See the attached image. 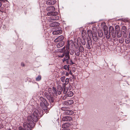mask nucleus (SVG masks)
<instances>
[{"instance_id":"7ed1b4c3","label":"nucleus","mask_w":130,"mask_h":130,"mask_svg":"<svg viewBox=\"0 0 130 130\" xmlns=\"http://www.w3.org/2000/svg\"><path fill=\"white\" fill-rule=\"evenodd\" d=\"M89 32H90V33L92 35L93 38V39L94 41H96L98 39L97 33L96 32L94 31L92 32L91 30H90L89 31H88V34H89Z\"/></svg>"},{"instance_id":"864d4df0","label":"nucleus","mask_w":130,"mask_h":130,"mask_svg":"<svg viewBox=\"0 0 130 130\" xmlns=\"http://www.w3.org/2000/svg\"><path fill=\"white\" fill-rule=\"evenodd\" d=\"M69 75V74L67 72L66 73V75Z\"/></svg>"},{"instance_id":"79ce46f5","label":"nucleus","mask_w":130,"mask_h":130,"mask_svg":"<svg viewBox=\"0 0 130 130\" xmlns=\"http://www.w3.org/2000/svg\"><path fill=\"white\" fill-rule=\"evenodd\" d=\"M65 76H63L61 77L60 79L61 81L62 82H64L65 80Z\"/></svg>"},{"instance_id":"a19ab883","label":"nucleus","mask_w":130,"mask_h":130,"mask_svg":"<svg viewBox=\"0 0 130 130\" xmlns=\"http://www.w3.org/2000/svg\"><path fill=\"white\" fill-rule=\"evenodd\" d=\"M68 109V108L66 107H62L61 108V110L64 111L67 110Z\"/></svg>"},{"instance_id":"6e6d98bb","label":"nucleus","mask_w":130,"mask_h":130,"mask_svg":"<svg viewBox=\"0 0 130 130\" xmlns=\"http://www.w3.org/2000/svg\"><path fill=\"white\" fill-rule=\"evenodd\" d=\"M58 27L59 28V27H56L57 28Z\"/></svg>"},{"instance_id":"423d86ee","label":"nucleus","mask_w":130,"mask_h":130,"mask_svg":"<svg viewBox=\"0 0 130 130\" xmlns=\"http://www.w3.org/2000/svg\"><path fill=\"white\" fill-rule=\"evenodd\" d=\"M72 120V118L71 117L68 116L64 117L62 119L63 121H70Z\"/></svg>"},{"instance_id":"2eb2a0df","label":"nucleus","mask_w":130,"mask_h":130,"mask_svg":"<svg viewBox=\"0 0 130 130\" xmlns=\"http://www.w3.org/2000/svg\"><path fill=\"white\" fill-rule=\"evenodd\" d=\"M52 94L54 96L57 95V90L54 87H53L52 90Z\"/></svg>"},{"instance_id":"09e8293b","label":"nucleus","mask_w":130,"mask_h":130,"mask_svg":"<svg viewBox=\"0 0 130 130\" xmlns=\"http://www.w3.org/2000/svg\"><path fill=\"white\" fill-rule=\"evenodd\" d=\"M21 66H22L24 67L25 66V64L23 63L22 62L21 63Z\"/></svg>"},{"instance_id":"e433bc0d","label":"nucleus","mask_w":130,"mask_h":130,"mask_svg":"<svg viewBox=\"0 0 130 130\" xmlns=\"http://www.w3.org/2000/svg\"><path fill=\"white\" fill-rule=\"evenodd\" d=\"M44 95L46 97L47 99L48 98H49L50 96L49 95V94L46 92H45Z\"/></svg>"},{"instance_id":"b1692460","label":"nucleus","mask_w":130,"mask_h":130,"mask_svg":"<svg viewBox=\"0 0 130 130\" xmlns=\"http://www.w3.org/2000/svg\"><path fill=\"white\" fill-rule=\"evenodd\" d=\"M98 35L100 37H102L103 35V31L101 30H99L98 32Z\"/></svg>"},{"instance_id":"6ab92c4d","label":"nucleus","mask_w":130,"mask_h":130,"mask_svg":"<svg viewBox=\"0 0 130 130\" xmlns=\"http://www.w3.org/2000/svg\"><path fill=\"white\" fill-rule=\"evenodd\" d=\"M57 14H54L52 16V19L53 20H57L59 19V17L57 15Z\"/></svg>"},{"instance_id":"39448f33","label":"nucleus","mask_w":130,"mask_h":130,"mask_svg":"<svg viewBox=\"0 0 130 130\" xmlns=\"http://www.w3.org/2000/svg\"><path fill=\"white\" fill-rule=\"evenodd\" d=\"M69 48L68 49L67 48V46L66 47L64 46L60 50V52L61 53H64L65 54L66 53H68L67 51H69Z\"/></svg>"},{"instance_id":"f257e3e1","label":"nucleus","mask_w":130,"mask_h":130,"mask_svg":"<svg viewBox=\"0 0 130 130\" xmlns=\"http://www.w3.org/2000/svg\"><path fill=\"white\" fill-rule=\"evenodd\" d=\"M43 110L42 109H35L33 112L27 117V122L23 124V127L26 129L31 130L35 125V123L33 122H36L38 121L39 117H41L42 115Z\"/></svg>"},{"instance_id":"49530a36","label":"nucleus","mask_w":130,"mask_h":130,"mask_svg":"<svg viewBox=\"0 0 130 130\" xmlns=\"http://www.w3.org/2000/svg\"><path fill=\"white\" fill-rule=\"evenodd\" d=\"M123 36L124 38H126L127 37V35H126V33H125V34H124V33L123 34Z\"/></svg>"},{"instance_id":"f03ea898","label":"nucleus","mask_w":130,"mask_h":130,"mask_svg":"<svg viewBox=\"0 0 130 130\" xmlns=\"http://www.w3.org/2000/svg\"><path fill=\"white\" fill-rule=\"evenodd\" d=\"M40 99L41 101L40 103V105L42 108L44 109L49 105V104L43 97H41Z\"/></svg>"},{"instance_id":"cd10ccee","label":"nucleus","mask_w":130,"mask_h":130,"mask_svg":"<svg viewBox=\"0 0 130 130\" xmlns=\"http://www.w3.org/2000/svg\"><path fill=\"white\" fill-rule=\"evenodd\" d=\"M70 66L69 65H65L64 66L63 68L66 70H68L69 71Z\"/></svg>"},{"instance_id":"ea45409f","label":"nucleus","mask_w":130,"mask_h":130,"mask_svg":"<svg viewBox=\"0 0 130 130\" xmlns=\"http://www.w3.org/2000/svg\"><path fill=\"white\" fill-rule=\"evenodd\" d=\"M104 34L106 35H107L108 33V29H105L104 30Z\"/></svg>"},{"instance_id":"a211bd4d","label":"nucleus","mask_w":130,"mask_h":130,"mask_svg":"<svg viewBox=\"0 0 130 130\" xmlns=\"http://www.w3.org/2000/svg\"><path fill=\"white\" fill-rule=\"evenodd\" d=\"M47 13L48 15H54V14H57L58 13L57 12H52L51 11H48Z\"/></svg>"},{"instance_id":"5fc2aeb1","label":"nucleus","mask_w":130,"mask_h":130,"mask_svg":"<svg viewBox=\"0 0 130 130\" xmlns=\"http://www.w3.org/2000/svg\"><path fill=\"white\" fill-rule=\"evenodd\" d=\"M8 130H11V129H10L9 128V129H8Z\"/></svg>"},{"instance_id":"f8f14e48","label":"nucleus","mask_w":130,"mask_h":130,"mask_svg":"<svg viewBox=\"0 0 130 130\" xmlns=\"http://www.w3.org/2000/svg\"><path fill=\"white\" fill-rule=\"evenodd\" d=\"M73 103V100H70L65 101L64 102V104L66 105H69L72 104Z\"/></svg>"},{"instance_id":"20e7f679","label":"nucleus","mask_w":130,"mask_h":130,"mask_svg":"<svg viewBox=\"0 0 130 130\" xmlns=\"http://www.w3.org/2000/svg\"><path fill=\"white\" fill-rule=\"evenodd\" d=\"M68 53H66L65 54V57L62 59V61L63 62L64 61H67L68 62V61L70 59V56H69V52L67 51Z\"/></svg>"},{"instance_id":"1a4fd4ad","label":"nucleus","mask_w":130,"mask_h":130,"mask_svg":"<svg viewBox=\"0 0 130 130\" xmlns=\"http://www.w3.org/2000/svg\"><path fill=\"white\" fill-rule=\"evenodd\" d=\"M58 29L57 30H56L54 31L53 32V34L54 35H57L58 34H60L62 32V31L61 30L59 29V28H58Z\"/></svg>"},{"instance_id":"c03bdc74","label":"nucleus","mask_w":130,"mask_h":130,"mask_svg":"<svg viewBox=\"0 0 130 130\" xmlns=\"http://www.w3.org/2000/svg\"><path fill=\"white\" fill-rule=\"evenodd\" d=\"M75 52L74 50H71V51L70 52V53L71 55H73Z\"/></svg>"},{"instance_id":"aec40b11","label":"nucleus","mask_w":130,"mask_h":130,"mask_svg":"<svg viewBox=\"0 0 130 130\" xmlns=\"http://www.w3.org/2000/svg\"><path fill=\"white\" fill-rule=\"evenodd\" d=\"M73 94L72 92L70 91H69L66 94L67 96L69 97H70L72 96Z\"/></svg>"},{"instance_id":"37998d69","label":"nucleus","mask_w":130,"mask_h":130,"mask_svg":"<svg viewBox=\"0 0 130 130\" xmlns=\"http://www.w3.org/2000/svg\"><path fill=\"white\" fill-rule=\"evenodd\" d=\"M65 84H68L69 82V78H66L65 80Z\"/></svg>"},{"instance_id":"f704fd0d","label":"nucleus","mask_w":130,"mask_h":130,"mask_svg":"<svg viewBox=\"0 0 130 130\" xmlns=\"http://www.w3.org/2000/svg\"><path fill=\"white\" fill-rule=\"evenodd\" d=\"M41 77L40 75H38L36 78V80L37 81H39L41 79Z\"/></svg>"},{"instance_id":"6e6552de","label":"nucleus","mask_w":130,"mask_h":130,"mask_svg":"<svg viewBox=\"0 0 130 130\" xmlns=\"http://www.w3.org/2000/svg\"><path fill=\"white\" fill-rule=\"evenodd\" d=\"M67 44L66 46H67V48H69L70 46H72L74 44L73 41L72 40H69L68 41Z\"/></svg>"},{"instance_id":"2f4dec72","label":"nucleus","mask_w":130,"mask_h":130,"mask_svg":"<svg viewBox=\"0 0 130 130\" xmlns=\"http://www.w3.org/2000/svg\"><path fill=\"white\" fill-rule=\"evenodd\" d=\"M130 42V39L127 38L125 39V42L126 44L129 43Z\"/></svg>"},{"instance_id":"de8ad7c7","label":"nucleus","mask_w":130,"mask_h":130,"mask_svg":"<svg viewBox=\"0 0 130 130\" xmlns=\"http://www.w3.org/2000/svg\"><path fill=\"white\" fill-rule=\"evenodd\" d=\"M67 95H64L63 98V99L64 100H65L66 98Z\"/></svg>"},{"instance_id":"4c0bfd02","label":"nucleus","mask_w":130,"mask_h":130,"mask_svg":"<svg viewBox=\"0 0 130 130\" xmlns=\"http://www.w3.org/2000/svg\"><path fill=\"white\" fill-rule=\"evenodd\" d=\"M62 88H60V89H58L57 90L58 93L59 95H60L61 94V93L62 92Z\"/></svg>"},{"instance_id":"412c9836","label":"nucleus","mask_w":130,"mask_h":130,"mask_svg":"<svg viewBox=\"0 0 130 130\" xmlns=\"http://www.w3.org/2000/svg\"><path fill=\"white\" fill-rule=\"evenodd\" d=\"M80 52L78 49H76L75 51V55L77 56H79L80 55Z\"/></svg>"},{"instance_id":"9d476101","label":"nucleus","mask_w":130,"mask_h":130,"mask_svg":"<svg viewBox=\"0 0 130 130\" xmlns=\"http://www.w3.org/2000/svg\"><path fill=\"white\" fill-rule=\"evenodd\" d=\"M64 114L66 115H71L74 113L73 111L72 110H67L64 112Z\"/></svg>"},{"instance_id":"bb28decb","label":"nucleus","mask_w":130,"mask_h":130,"mask_svg":"<svg viewBox=\"0 0 130 130\" xmlns=\"http://www.w3.org/2000/svg\"><path fill=\"white\" fill-rule=\"evenodd\" d=\"M68 124L65 123L62 125V127L63 128H66L68 127Z\"/></svg>"},{"instance_id":"8fccbe9b","label":"nucleus","mask_w":130,"mask_h":130,"mask_svg":"<svg viewBox=\"0 0 130 130\" xmlns=\"http://www.w3.org/2000/svg\"><path fill=\"white\" fill-rule=\"evenodd\" d=\"M2 3L0 2V7H1L2 6Z\"/></svg>"},{"instance_id":"72a5a7b5","label":"nucleus","mask_w":130,"mask_h":130,"mask_svg":"<svg viewBox=\"0 0 130 130\" xmlns=\"http://www.w3.org/2000/svg\"><path fill=\"white\" fill-rule=\"evenodd\" d=\"M65 54L64 53H62V55H58L57 57L58 58H62L64 56Z\"/></svg>"},{"instance_id":"c9c22d12","label":"nucleus","mask_w":130,"mask_h":130,"mask_svg":"<svg viewBox=\"0 0 130 130\" xmlns=\"http://www.w3.org/2000/svg\"><path fill=\"white\" fill-rule=\"evenodd\" d=\"M81 42L82 44L83 45H85L86 44V42L84 39H83L81 40Z\"/></svg>"},{"instance_id":"f3484780","label":"nucleus","mask_w":130,"mask_h":130,"mask_svg":"<svg viewBox=\"0 0 130 130\" xmlns=\"http://www.w3.org/2000/svg\"><path fill=\"white\" fill-rule=\"evenodd\" d=\"M88 42V44L87 45V48L89 49H90L91 48V47L90 46V44H91V39L87 40Z\"/></svg>"},{"instance_id":"4be33fe9","label":"nucleus","mask_w":130,"mask_h":130,"mask_svg":"<svg viewBox=\"0 0 130 130\" xmlns=\"http://www.w3.org/2000/svg\"><path fill=\"white\" fill-rule=\"evenodd\" d=\"M49 101V102L50 103H53V102L54 100V99L51 96H50L49 98H48L47 99Z\"/></svg>"},{"instance_id":"0eeeda50","label":"nucleus","mask_w":130,"mask_h":130,"mask_svg":"<svg viewBox=\"0 0 130 130\" xmlns=\"http://www.w3.org/2000/svg\"><path fill=\"white\" fill-rule=\"evenodd\" d=\"M64 38L63 36L61 35L56 38L54 40L55 42H57L59 41H63L62 40Z\"/></svg>"},{"instance_id":"58836bf2","label":"nucleus","mask_w":130,"mask_h":130,"mask_svg":"<svg viewBox=\"0 0 130 130\" xmlns=\"http://www.w3.org/2000/svg\"><path fill=\"white\" fill-rule=\"evenodd\" d=\"M110 32H109V33H108V34H107V35H106V38H107V39H109L110 38Z\"/></svg>"},{"instance_id":"a878e982","label":"nucleus","mask_w":130,"mask_h":130,"mask_svg":"<svg viewBox=\"0 0 130 130\" xmlns=\"http://www.w3.org/2000/svg\"><path fill=\"white\" fill-rule=\"evenodd\" d=\"M78 49H79V50L81 52H83L84 50V47L82 45H80V46Z\"/></svg>"},{"instance_id":"7c9ffc66","label":"nucleus","mask_w":130,"mask_h":130,"mask_svg":"<svg viewBox=\"0 0 130 130\" xmlns=\"http://www.w3.org/2000/svg\"><path fill=\"white\" fill-rule=\"evenodd\" d=\"M109 30L110 32H112L114 31L113 28L112 26H110L109 27Z\"/></svg>"},{"instance_id":"4468645a","label":"nucleus","mask_w":130,"mask_h":130,"mask_svg":"<svg viewBox=\"0 0 130 130\" xmlns=\"http://www.w3.org/2000/svg\"><path fill=\"white\" fill-rule=\"evenodd\" d=\"M59 25V23L58 22H54L51 23L50 24V26L51 27H54L58 26Z\"/></svg>"},{"instance_id":"3c124183","label":"nucleus","mask_w":130,"mask_h":130,"mask_svg":"<svg viewBox=\"0 0 130 130\" xmlns=\"http://www.w3.org/2000/svg\"><path fill=\"white\" fill-rule=\"evenodd\" d=\"M69 73L71 75H72V73L71 72V71H70L69 72Z\"/></svg>"},{"instance_id":"a18cd8bd","label":"nucleus","mask_w":130,"mask_h":130,"mask_svg":"<svg viewBox=\"0 0 130 130\" xmlns=\"http://www.w3.org/2000/svg\"><path fill=\"white\" fill-rule=\"evenodd\" d=\"M5 2H8L7 0H0V2H1L2 3H5Z\"/></svg>"},{"instance_id":"c756f323","label":"nucleus","mask_w":130,"mask_h":130,"mask_svg":"<svg viewBox=\"0 0 130 130\" xmlns=\"http://www.w3.org/2000/svg\"><path fill=\"white\" fill-rule=\"evenodd\" d=\"M115 28L116 32L120 30V27L119 25H116L115 26Z\"/></svg>"},{"instance_id":"473e14b6","label":"nucleus","mask_w":130,"mask_h":130,"mask_svg":"<svg viewBox=\"0 0 130 130\" xmlns=\"http://www.w3.org/2000/svg\"><path fill=\"white\" fill-rule=\"evenodd\" d=\"M68 89L67 88H65L63 90V93L64 94H67L68 93Z\"/></svg>"},{"instance_id":"ddd939ff","label":"nucleus","mask_w":130,"mask_h":130,"mask_svg":"<svg viewBox=\"0 0 130 130\" xmlns=\"http://www.w3.org/2000/svg\"><path fill=\"white\" fill-rule=\"evenodd\" d=\"M64 44V41H61L59 42L57 45V47L59 48L62 47Z\"/></svg>"},{"instance_id":"dca6fc26","label":"nucleus","mask_w":130,"mask_h":130,"mask_svg":"<svg viewBox=\"0 0 130 130\" xmlns=\"http://www.w3.org/2000/svg\"><path fill=\"white\" fill-rule=\"evenodd\" d=\"M46 9L47 11H48L54 12V11H55V9L54 7L53 6H50L47 7Z\"/></svg>"},{"instance_id":"9b49d317","label":"nucleus","mask_w":130,"mask_h":130,"mask_svg":"<svg viewBox=\"0 0 130 130\" xmlns=\"http://www.w3.org/2000/svg\"><path fill=\"white\" fill-rule=\"evenodd\" d=\"M56 2L55 0H48L47 1L46 4L49 5H53Z\"/></svg>"},{"instance_id":"393cba45","label":"nucleus","mask_w":130,"mask_h":130,"mask_svg":"<svg viewBox=\"0 0 130 130\" xmlns=\"http://www.w3.org/2000/svg\"><path fill=\"white\" fill-rule=\"evenodd\" d=\"M122 31L124 32V34H125L126 31L127 30L126 27L125 26H123L122 27L121 29Z\"/></svg>"},{"instance_id":"c85d7f7f","label":"nucleus","mask_w":130,"mask_h":130,"mask_svg":"<svg viewBox=\"0 0 130 130\" xmlns=\"http://www.w3.org/2000/svg\"><path fill=\"white\" fill-rule=\"evenodd\" d=\"M112 36L113 38H115L116 36V32L115 31H113L111 32Z\"/></svg>"},{"instance_id":"5701e85b","label":"nucleus","mask_w":130,"mask_h":130,"mask_svg":"<svg viewBox=\"0 0 130 130\" xmlns=\"http://www.w3.org/2000/svg\"><path fill=\"white\" fill-rule=\"evenodd\" d=\"M117 32V36L118 38H120L121 37L122 35V33L120 30L118 31H116Z\"/></svg>"},{"instance_id":"603ef678","label":"nucleus","mask_w":130,"mask_h":130,"mask_svg":"<svg viewBox=\"0 0 130 130\" xmlns=\"http://www.w3.org/2000/svg\"><path fill=\"white\" fill-rule=\"evenodd\" d=\"M121 42H120L121 43H122L123 42V41L122 40H121Z\"/></svg>"}]
</instances>
